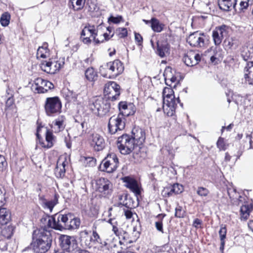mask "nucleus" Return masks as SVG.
<instances>
[{"label":"nucleus","instance_id":"nucleus-30","mask_svg":"<svg viewBox=\"0 0 253 253\" xmlns=\"http://www.w3.org/2000/svg\"><path fill=\"white\" fill-rule=\"evenodd\" d=\"M165 25L161 23L160 21L156 18L151 19V27L152 30L157 33H160L163 31Z\"/></svg>","mask_w":253,"mask_h":253},{"label":"nucleus","instance_id":"nucleus-2","mask_svg":"<svg viewBox=\"0 0 253 253\" xmlns=\"http://www.w3.org/2000/svg\"><path fill=\"white\" fill-rule=\"evenodd\" d=\"M124 70L122 62L119 60L109 62L100 66L101 75L106 78L114 79L122 74Z\"/></svg>","mask_w":253,"mask_h":253},{"label":"nucleus","instance_id":"nucleus-23","mask_svg":"<svg viewBox=\"0 0 253 253\" xmlns=\"http://www.w3.org/2000/svg\"><path fill=\"white\" fill-rule=\"evenodd\" d=\"M60 223L59 214H56L48 218L47 225L49 227L52 228L62 230L63 229V227H59V225H61Z\"/></svg>","mask_w":253,"mask_h":253},{"label":"nucleus","instance_id":"nucleus-20","mask_svg":"<svg viewBox=\"0 0 253 253\" xmlns=\"http://www.w3.org/2000/svg\"><path fill=\"white\" fill-rule=\"evenodd\" d=\"M131 136L136 145L138 146H141L146 138L145 131L139 127H134L132 129Z\"/></svg>","mask_w":253,"mask_h":253},{"label":"nucleus","instance_id":"nucleus-51","mask_svg":"<svg viewBox=\"0 0 253 253\" xmlns=\"http://www.w3.org/2000/svg\"><path fill=\"white\" fill-rule=\"evenodd\" d=\"M216 145L220 150H225L227 147V145L224 142V138L221 137L218 138L216 143Z\"/></svg>","mask_w":253,"mask_h":253},{"label":"nucleus","instance_id":"nucleus-25","mask_svg":"<svg viewBox=\"0 0 253 253\" xmlns=\"http://www.w3.org/2000/svg\"><path fill=\"white\" fill-rule=\"evenodd\" d=\"M65 121V117L63 116H61L53 122L52 128L55 130V132H60L65 128L66 126Z\"/></svg>","mask_w":253,"mask_h":253},{"label":"nucleus","instance_id":"nucleus-63","mask_svg":"<svg viewBox=\"0 0 253 253\" xmlns=\"http://www.w3.org/2000/svg\"><path fill=\"white\" fill-rule=\"evenodd\" d=\"M134 36L135 41L140 44L142 42L143 40L142 36L139 33H135Z\"/></svg>","mask_w":253,"mask_h":253},{"label":"nucleus","instance_id":"nucleus-36","mask_svg":"<svg viewBox=\"0 0 253 253\" xmlns=\"http://www.w3.org/2000/svg\"><path fill=\"white\" fill-rule=\"evenodd\" d=\"M85 76L86 78L91 82L94 81L97 78V73L92 68H89L85 71Z\"/></svg>","mask_w":253,"mask_h":253},{"label":"nucleus","instance_id":"nucleus-50","mask_svg":"<svg viewBox=\"0 0 253 253\" xmlns=\"http://www.w3.org/2000/svg\"><path fill=\"white\" fill-rule=\"evenodd\" d=\"M175 211V216L176 217L182 218L184 217L185 212L182 207L178 205L176 207Z\"/></svg>","mask_w":253,"mask_h":253},{"label":"nucleus","instance_id":"nucleus-52","mask_svg":"<svg viewBox=\"0 0 253 253\" xmlns=\"http://www.w3.org/2000/svg\"><path fill=\"white\" fill-rule=\"evenodd\" d=\"M6 191L3 186L0 185V207L4 204L5 201V194Z\"/></svg>","mask_w":253,"mask_h":253},{"label":"nucleus","instance_id":"nucleus-26","mask_svg":"<svg viewBox=\"0 0 253 253\" xmlns=\"http://www.w3.org/2000/svg\"><path fill=\"white\" fill-rule=\"evenodd\" d=\"M11 219V214L8 210L5 208L0 207V224L5 225Z\"/></svg>","mask_w":253,"mask_h":253},{"label":"nucleus","instance_id":"nucleus-39","mask_svg":"<svg viewBox=\"0 0 253 253\" xmlns=\"http://www.w3.org/2000/svg\"><path fill=\"white\" fill-rule=\"evenodd\" d=\"M80 225V219L77 218L71 219L68 224L66 226V229L71 230L78 228Z\"/></svg>","mask_w":253,"mask_h":253},{"label":"nucleus","instance_id":"nucleus-55","mask_svg":"<svg viewBox=\"0 0 253 253\" xmlns=\"http://www.w3.org/2000/svg\"><path fill=\"white\" fill-rule=\"evenodd\" d=\"M77 94L72 91L68 90L67 93V99L69 101H75L77 99Z\"/></svg>","mask_w":253,"mask_h":253},{"label":"nucleus","instance_id":"nucleus-31","mask_svg":"<svg viewBox=\"0 0 253 253\" xmlns=\"http://www.w3.org/2000/svg\"><path fill=\"white\" fill-rule=\"evenodd\" d=\"M65 162H62L61 163H59V162H57L56 167L54 171L57 177L62 178L64 176L65 173Z\"/></svg>","mask_w":253,"mask_h":253},{"label":"nucleus","instance_id":"nucleus-35","mask_svg":"<svg viewBox=\"0 0 253 253\" xmlns=\"http://www.w3.org/2000/svg\"><path fill=\"white\" fill-rule=\"evenodd\" d=\"M157 53L161 57H164L165 56L166 53L168 52L169 50V47L168 45L166 44H160L159 42H157Z\"/></svg>","mask_w":253,"mask_h":253},{"label":"nucleus","instance_id":"nucleus-5","mask_svg":"<svg viewBox=\"0 0 253 253\" xmlns=\"http://www.w3.org/2000/svg\"><path fill=\"white\" fill-rule=\"evenodd\" d=\"M117 145L120 152L124 155L128 154L132 152L136 146L131 136L128 134H123L118 137Z\"/></svg>","mask_w":253,"mask_h":253},{"label":"nucleus","instance_id":"nucleus-44","mask_svg":"<svg viewBox=\"0 0 253 253\" xmlns=\"http://www.w3.org/2000/svg\"><path fill=\"white\" fill-rule=\"evenodd\" d=\"M122 204L123 206L127 208V209L124 210V213L125 216H126V218L127 219H131V218H132L133 213L131 209L128 208V206L127 205V203L126 202H125V201H123Z\"/></svg>","mask_w":253,"mask_h":253},{"label":"nucleus","instance_id":"nucleus-53","mask_svg":"<svg viewBox=\"0 0 253 253\" xmlns=\"http://www.w3.org/2000/svg\"><path fill=\"white\" fill-rule=\"evenodd\" d=\"M123 21V18L122 16H117V17H115L113 16H111L108 18V21L112 22L114 24H119L121 21Z\"/></svg>","mask_w":253,"mask_h":253},{"label":"nucleus","instance_id":"nucleus-22","mask_svg":"<svg viewBox=\"0 0 253 253\" xmlns=\"http://www.w3.org/2000/svg\"><path fill=\"white\" fill-rule=\"evenodd\" d=\"M146 157L145 149L136 145L132 151V157L135 163H140Z\"/></svg>","mask_w":253,"mask_h":253},{"label":"nucleus","instance_id":"nucleus-57","mask_svg":"<svg viewBox=\"0 0 253 253\" xmlns=\"http://www.w3.org/2000/svg\"><path fill=\"white\" fill-rule=\"evenodd\" d=\"M88 237V232L86 230L82 231L80 232V239L81 242L85 243L86 239Z\"/></svg>","mask_w":253,"mask_h":253},{"label":"nucleus","instance_id":"nucleus-3","mask_svg":"<svg viewBox=\"0 0 253 253\" xmlns=\"http://www.w3.org/2000/svg\"><path fill=\"white\" fill-rule=\"evenodd\" d=\"M163 104L162 106L165 113L171 115L175 110L177 102H179L178 97L175 99L174 91L170 87H166L163 91Z\"/></svg>","mask_w":253,"mask_h":253},{"label":"nucleus","instance_id":"nucleus-41","mask_svg":"<svg viewBox=\"0 0 253 253\" xmlns=\"http://www.w3.org/2000/svg\"><path fill=\"white\" fill-rule=\"evenodd\" d=\"M234 101L237 105H244L246 98L239 94H234L232 96Z\"/></svg>","mask_w":253,"mask_h":253},{"label":"nucleus","instance_id":"nucleus-14","mask_svg":"<svg viewBox=\"0 0 253 253\" xmlns=\"http://www.w3.org/2000/svg\"><path fill=\"white\" fill-rule=\"evenodd\" d=\"M64 64L63 61H44L41 64V68L47 73L53 74L59 71Z\"/></svg>","mask_w":253,"mask_h":253},{"label":"nucleus","instance_id":"nucleus-7","mask_svg":"<svg viewBox=\"0 0 253 253\" xmlns=\"http://www.w3.org/2000/svg\"><path fill=\"white\" fill-rule=\"evenodd\" d=\"M119 160L114 153L108 154L103 160L100 165L102 171L111 173L114 171L118 167Z\"/></svg>","mask_w":253,"mask_h":253},{"label":"nucleus","instance_id":"nucleus-18","mask_svg":"<svg viewBox=\"0 0 253 253\" xmlns=\"http://www.w3.org/2000/svg\"><path fill=\"white\" fill-rule=\"evenodd\" d=\"M91 146L96 151L102 150L105 146L104 139L100 134L94 133H92L89 138Z\"/></svg>","mask_w":253,"mask_h":253},{"label":"nucleus","instance_id":"nucleus-48","mask_svg":"<svg viewBox=\"0 0 253 253\" xmlns=\"http://www.w3.org/2000/svg\"><path fill=\"white\" fill-rule=\"evenodd\" d=\"M209 193V190L206 188L199 187L197 188V194L200 197H207Z\"/></svg>","mask_w":253,"mask_h":253},{"label":"nucleus","instance_id":"nucleus-56","mask_svg":"<svg viewBox=\"0 0 253 253\" xmlns=\"http://www.w3.org/2000/svg\"><path fill=\"white\" fill-rule=\"evenodd\" d=\"M172 186L173 188L174 194L181 193L183 190V187L182 185L179 184L175 183Z\"/></svg>","mask_w":253,"mask_h":253},{"label":"nucleus","instance_id":"nucleus-58","mask_svg":"<svg viewBox=\"0 0 253 253\" xmlns=\"http://www.w3.org/2000/svg\"><path fill=\"white\" fill-rule=\"evenodd\" d=\"M7 166V162L4 157L0 155V171H2Z\"/></svg>","mask_w":253,"mask_h":253},{"label":"nucleus","instance_id":"nucleus-8","mask_svg":"<svg viewBox=\"0 0 253 253\" xmlns=\"http://www.w3.org/2000/svg\"><path fill=\"white\" fill-rule=\"evenodd\" d=\"M97 35V30L95 27L93 25H88L85 26L83 29L81 36L83 42L85 44L90 43L92 40H93L96 43L98 44L101 42L98 39H96Z\"/></svg>","mask_w":253,"mask_h":253},{"label":"nucleus","instance_id":"nucleus-19","mask_svg":"<svg viewBox=\"0 0 253 253\" xmlns=\"http://www.w3.org/2000/svg\"><path fill=\"white\" fill-rule=\"evenodd\" d=\"M201 59V55L194 51L191 50L187 52L184 55L182 60L187 66L192 67L198 64Z\"/></svg>","mask_w":253,"mask_h":253},{"label":"nucleus","instance_id":"nucleus-59","mask_svg":"<svg viewBox=\"0 0 253 253\" xmlns=\"http://www.w3.org/2000/svg\"><path fill=\"white\" fill-rule=\"evenodd\" d=\"M120 239H122L124 240V242L126 243H130L132 242L131 240H129L128 238V235L126 232H124L123 235L118 236Z\"/></svg>","mask_w":253,"mask_h":253},{"label":"nucleus","instance_id":"nucleus-4","mask_svg":"<svg viewBox=\"0 0 253 253\" xmlns=\"http://www.w3.org/2000/svg\"><path fill=\"white\" fill-rule=\"evenodd\" d=\"M88 108L94 114L103 116L109 112L110 105L102 97H94L89 101Z\"/></svg>","mask_w":253,"mask_h":253},{"label":"nucleus","instance_id":"nucleus-28","mask_svg":"<svg viewBox=\"0 0 253 253\" xmlns=\"http://www.w3.org/2000/svg\"><path fill=\"white\" fill-rule=\"evenodd\" d=\"M90 241H92L94 244H99L101 248L105 247L107 250L109 249L107 243L105 241H102L96 231H93L92 235L90 237Z\"/></svg>","mask_w":253,"mask_h":253},{"label":"nucleus","instance_id":"nucleus-32","mask_svg":"<svg viewBox=\"0 0 253 253\" xmlns=\"http://www.w3.org/2000/svg\"><path fill=\"white\" fill-rule=\"evenodd\" d=\"M14 227L11 225L3 227L1 231V235L5 238L9 239L13 234Z\"/></svg>","mask_w":253,"mask_h":253},{"label":"nucleus","instance_id":"nucleus-11","mask_svg":"<svg viewBox=\"0 0 253 253\" xmlns=\"http://www.w3.org/2000/svg\"><path fill=\"white\" fill-rule=\"evenodd\" d=\"M104 93L108 99L115 100L120 95V86L114 82H109L105 85Z\"/></svg>","mask_w":253,"mask_h":253},{"label":"nucleus","instance_id":"nucleus-42","mask_svg":"<svg viewBox=\"0 0 253 253\" xmlns=\"http://www.w3.org/2000/svg\"><path fill=\"white\" fill-rule=\"evenodd\" d=\"M10 15L8 12H5L2 14L0 22L2 26H7L9 24Z\"/></svg>","mask_w":253,"mask_h":253},{"label":"nucleus","instance_id":"nucleus-1","mask_svg":"<svg viewBox=\"0 0 253 253\" xmlns=\"http://www.w3.org/2000/svg\"><path fill=\"white\" fill-rule=\"evenodd\" d=\"M52 241L50 231L45 228H41L33 232L31 246L35 252L45 253L50 249Z\"/></svg>","mask_w":253,"mask_h":253},{"label":"nucleus","instance_id":"nucleus-37","mask_svg":"<svg viewBox=\"0 0 253 253\" xmlns=\"http://www.w3.org/2000/svg\"><path fill=\"white\" fill-rule=\"evenodd\" d=\"M224 43L229 48H236L239 44V41L236 37H231L225 40Z\"/></svg>","mask_w":253,"mask_h":253},{"label":"nucleus","instance_id":"nucleus-61","mask_svg":"<svg viewBox=\"0 0 253 253\" xmlns=\"http://www.w3.org/2000/svg\"><path fill=\"white\" fill-rule=\"evenodd\" d=\"M250 0H241L240 1V5L241 7V9H246L249 6V1Z\"/></svg>","mask_w":253,"mask_h":253},{"label":"nucleus","instance_id":"nucleus-33","mask_svg":"<svg viewBox=\"0 0 253 253\" xmlns=\"http://www.w3.org/2000/svg\"><path fill=\"white\" fill-rule=\"evenodd\" d=\"M252 208L249 205H243L240 209L241 219L246 220L249 216Z\"/></svg>","mask_w":253,"mask_h":253},{"label":"nucleus","instance_id":"nucleus-12","mask_svg":"<svg viewBox=\"0 0 253 253\" xmlns=\"http://www.w3.org/2000/svg\"><path fill=\"white\" fill-rule=\"evenodd\" d=\"M53 87L52 83L40 78L36 79L32 85V89L38 93H45Z\"/></svg>","mask_w":253,"mask_h":253},{"label":"nucleus","instance_id":"nucleus-6","mask_svg":"<svg viewBox=\"0 0 253 253\" xmlns=\"http://www.w3.org/2000/svg\"><path fill=\"white\" fill-rule=\"evenodd\" d=\"M44 107L46 114L48 116H53L61 112L62 103L58 97H47Z\"/></svg>","mask_w":253,"mask_h":253},{"label":"nucleus","instance_id":"nucleus-9","mask_svg":"<svg viewBox=\"0 0 253 253\" xmlns=\"http://www.w3.org/2000/svg\"><path fill=\"white\" fill-rule=\"evenodd\" d=\"M125 119L121 115L111 117L108 122L109 132L113 134L119 130H123L125 127Z\"/></svg>","mask_w":253,"mask_h":253},{"label":"nucleus","instance_id":"nucleus-34","mask_svg":"<svg viewBox=\"0 0 253 253\" xmlns=\"http://www.w3.org/2000/svg\"><path fill=\"white\" fill-rule=\"evenodd\" d=\"M48 54L47 44L44 43L42 46H40L37 50V58H45Z\"/></svg>","mask_w":253,"mask_h":253},{"label":"nucleus","instance_id":"nucleus-49","mask_svg":"<svg viewBox=\"0 0 253 253\" xmlns=\"http://www.w3.org/2000/svg\"><path fill=\"white\" fill-rule=\"evenodd\" d=\"M15 105L14 103V99L12 97H9L5 103V110H11L14 109Z\"/></svg>","mask_w":253,"mask_h":253},{"label":"nucleus","instance_id":"nucleus-29","mask_svg":"<svg viewBox=\"0 0 253 253\" xmlns=\"http://www.w3.org/2000/svg\"><path fill=\"white\" fill-rule=\"evenodd\" d=\"M59 196L57 194H55L54 198L50 201L43 200L42 206L44 209H47L50 212L52 211L54 207L58 203Z\"/></svg>","mask_w":253,"mask_h":253},{"label":"nucleus","instance_id":"nucleus-27","mask_svg":"<svg viewBox=\"0 0 253 253\" xmlns=\"http://www.w3.org/2000/svg\"><path fill=\"white\" fill-rule=\"evenodd\" d=\"M253 62L248 63L247 66L245 68V78L246 82H248L250 84L253 85Z\"/></svg>","mask_w":253,"mask_h":253},{"label":"nucleus","instance_id":"nucleus-62","mask_svg":"<svg viewBox=\"0 0 253 253\" xmlns=\"http://www.w3.org/2000/svg\"><path fill=\"white\" fill-rule=\"evenodd\" d=\"M71 253H89L88 251L83 250L78 247L76 248L73 251H72Z\"/></svg>","mask_w":253,"mask_h":253},{"label":"nucleus","instance_id":"nucleus-40","mask_svg":"<svg viewBox=\"0 0 253 253\" xmlns=\"http://www.w3.org/2000/svg\"><path fill=\"white\" fill-rule=\"evenodd\" d=\"M85 0H71V2L74 10L82 9L84 5Z\"/></svg>","mask_w":253,"mask_h":253},{"label":"nucleus","instance_id":"nucleus-17","mask_svg":"<svg viewBox=\"0 0 253 253\" xmlns=\"http://www.w3.org/2000/svg\"><path fill=\"white\" fill-rule=\"evenodd\" d=\"M96 188L99 192L108 195L111 192L112 184L109 180L102 177L96 180Z\"/></svg>","mask_w":253,"mask_h":253},{"label":"nucleus","instance_id":"nucleus-43","mask_svg":"<svg viewBox=\"0 0 253 253\" xmlns=\"http://www.w3.org/2000/svg\"><path fill=\"white\" fill-rule=\"evenodd\" d=\"M112 226V231L116 236H119V232L118 228V222L114 218H110L107 221Z\"/></svg>","mask_w":253,"mask_h":253},{"label":"nucleus","instance_id":"nucleus-38","mask_svg":"<svg viewBox=\"0 0 253 253\" xmlns=\"http://www.w3.org/2000/svg\"><path fill=\"white\" fill-rule=\"evenodd\" d=\"M129 106L127 105L126 102H121L119 104V108L120 113L119 115H121L123 117L128 116L131 115V112H126V110H128Z\"/></svg>","mask_w":253,"mask_h":253},{"label":"nucleus","instance_id":"nucleus-46","mask_svg":"<svg viewBox=\"0 0 253 253\" xmlns=\"http://www.w3.org/2000/svg\"><path fill=\"white\" fill-rule=\"evenodd\" d=\"M162 194L164 197H170L174 194L173 188L172 185L165 187L162 191Z\"/></svg>","mask_w":253,"mask_h":253},{"label":"nucleus","instance_id":"nucleus-60","mask_svg":"<svg viewBox=\"0 0 253 253\" xmlns=\"http://www.w3.org/2000/svg\"><path fill=\"white\" fill-rule=\"evenodd\" d=\"M155 227L156 228L157 230L159 231V232H161V233H164L163 230V222L162 220L156 221L155 223Z\"/></svg>","mask_w":253,"mask_h":253},{"label":"nucleus","instance_id":"nucleus-21","mask_svg":"<svg viewBox=\"0 0 253 253\" xmlns=\"http://www.w3.org/2000/svg\"><path fill=\"white\" fill-rule=\"evenodd\" d=\"M123 180L126 183V186L133 192L136 196L140 195V191L138 183L134 179L126 176L123 178Z\"/></svg>","mask_w":253,"mask_h":253},{"label":"nucleus","instance_id":"nucleus-47","mask_svg":"<svg viewBox=\"0 0 253 253\" xmlns=\"http://www.w3.org/2000/svg\"><path fill=\"white\" fill-rule=\"evenodd\" d=\"M115 33L120 38H124L127 36V31L125 28H117Z\"/></svg>","mask_w":253,"mask_h":253},{"label":"nucleus","instance_id":"nucleus-10","mask_svg":"<svg viewBox=\"0 0 253 253\" xmlns=\"http://www.w3.org/2000/svg\"><path fill=\"white\" fill-rule=\"evenodd\" d=\"M59 241L60 247L64 252L71 253L78 246L74 236L62 235L59 238Z\"/></svg>","mask_w":253,"mask_h":253},{"label":"nucleus","instance_id":"nucleus-15","mask_svg":"<svg viewBox=\"0 0 253 253\" xmlns=\"http://www.w3.org/2000/svg\"><path fill=\"white\" fill-rule=\"evenodd\" d=\"M206 35L198 31L191 34L187 38V42L192 46L203 47L205 45Z\"/></svg>","mask_w":253,"mask_h":253},{"label":"nucleus","instance_id":"nucleus-16","mask_svg":"<svg viewBox=\"0 0 253 253\" xmlns=\"http://www.w3.org/2000/svg\"><path fill=\"white\" fill-rule=\"evenodd\" d=\"M228 26L222 25L220 26L216 27L212 32V37L215 45H219L221 43L224 37L227 36L228 34Z\"/></svg>","mask_w":253,"mask_h":253},{"label":"nucleus","instance_id":"nucleus-24","mask_svg":"<svg viewBox=\"0 0 253 253\" xmlns=\"http://www.w3.org/2000/svg\"><path fill=\"white\" fill-rule=\"evenodd\" d=\"M218 5L221 9L229 11L234 8L238 0H218Z\"/></svg>","mask_w":253,"mask_h":253},{"label":"nucleus","instance_id":"nucleus-13","mask_svg":"<svg viewBox=\"0 0 253 253\" xmlns=\"http://www.w3.org/2000/svg\"><path fill=\"white\" fill-rule=\"evenodd\" d=\"M39 128L37 129V132L36 134L37 138V143L39 142L43 148L46 149L51 148L56 141V138L53 134L52 132L50 131L49 130L46 129L45 133V140L44 141L39 134Z\"/></svg>","mask_w":253,"mask_h":253},{"label":"nucleus","instance_id":"nucleus-45","mask_svg":"<svg viewBox=\"0 0 253 253\" xmlns=\"http://www.w3.org/2000/svg\"><path fill=\"white\" fill-rule=\"evenodd\" d=\"M60 219V224L59 227H63V229H66V226L68 224L69 219L67 215L59 214Z\"/></svg>","mask_w":253,"mask_h":253},{"label":"nucleus","instance_id":"nucleus-54","mask_svg":"<svg viewBox=\"0 0 253 253\" xmlns=\"http://www.w3.org/2000/svg\"><path fill=\"white\" fill-rule=\"evenodd\" d=\"M227 230L225 226L222 225L219 231V235L220 241H225L226 238Z\"/></svg>","mask_w":253,"mask_h":253},{"label":"nucleus","instance_id":"nucleus-64","mask_svg":"<svg viewBox=\"0 0 253 253\" xmlns=\"http://www.w3.org/2000/svg\"><path fill=\"white\" fill-rule=\"evenodd\" d=\"M202 221L198 218H196L194 220L193 222V226L196 228H199V225H200Z\"/></svg>","mask_w":253,"mask_h":253}]
</instances>
